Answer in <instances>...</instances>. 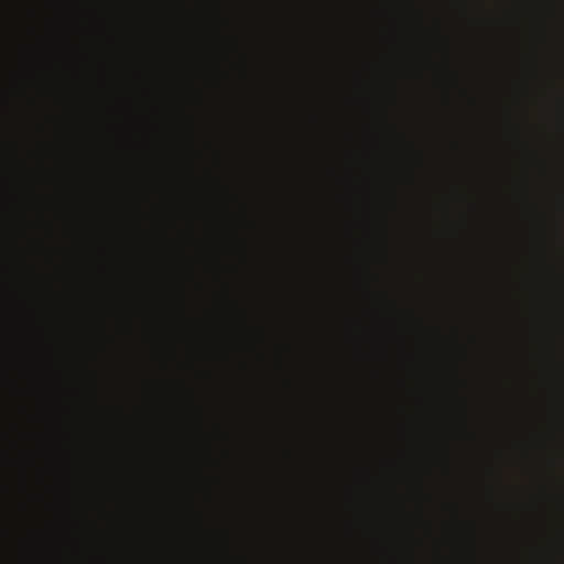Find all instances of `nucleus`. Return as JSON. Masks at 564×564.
I'll return each mask as SVG.
<instances>
[{"label":"nucleus","instance_id":"f03ea898","mask_svg":"<svg viewBox=\"0 0 564 564\" xmlns=\"http://www.w3.org/2000/svg\"><path fill=\"white\" fill-rule=\"evenodd\" d=\"M33 463V458L31 456H28V464H32Z\"/></svg>","mask_w":564,"mask_h":564},{"label":"nucleus","instance_id":"f257e3e1","mask_svg":"<svg viewBox=\"0 0 564 564\" xmlns=\"http://www.w3.org/2000/svg\"><path fill=\"white\" fill-rule=\"evenodd\" d=\"M26 270H28V274L33 278L35 274L34 268L32 265H28Z\"/></svg>","mask_w":564,"mask_h":564},{"label":"nucleus","instance_id":"20e7f679","mask_svg":"<svg viewBox=\"0 0 564 564\" xmlns=\"http://www.w3.org/2000/svg\"><path fill=\"white\" fill-rule=\"evenodd\" d=\"M30 13L32 17L35 14L34 10H31Z\"/></svg>","mask_w":564,"mask_h":564},{"label":"nucleus","instance_id":"7ed1b4c3","mask_svg":"<svg viewBox=\"0 0 564 564\" xmlns=\"http://www.w3.org/2000/svg\"><path fill=\"white\" fill-rule=\"evenodd\" d=\"M30 194H31L32 196H34V189H33V187H32V188H30Z\"/></svg>","mask_w":564,"mask_h":564}]
</instances>
